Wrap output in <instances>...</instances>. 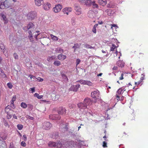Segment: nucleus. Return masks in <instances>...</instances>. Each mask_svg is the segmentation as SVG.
Masks as SVG:
<instances>
[{"label":"nucleus","mask_w":148,"mask_h":148,"mask_svg":"<svg viewBox=\"0 0 148 148\" xmlns=\"http://www.w3.org/2000/svg\"><path fill=\"white\" fill-rule=\"evenodd\" d=\"M78 107L80 110L83 109L84 110V111L85 112V113L86 114L88 113L89 114H90L91 110L90 109L88 110L87 108V105L84 103V102L83 103H80L77 104Z\"/></svg>","instance_id":"obj_1"},{"label":"nucleus","mask_w":148,"mask_h":148,"mask_svg":"<svg viewBox=\"0 0 148 148\" xmlns=\"http://www.w3.org/2000/svg\"><path fill=\"white\" fill-rule=\"evenodd\" d=\"M82 2L84 3L87 5H92L93 8H98V5L96 4L95 1H91V0H82Z\"/></svg>","instance_id":"obj_2"},{"label":"nucleus","mask_w":148,"mask_h":148,"mask_svg":"<svg viewBox=\"0 0 148 148\" xmlns=\"http://www.w3.org/2000/svg\"><path fill=\"white\" fill-rule=\"evenodd\" d=\"M62 8V5L58 4L56 5L55 7L53 8V10L55 13H58L60 12Z\"/></svg>","instance_id":"obj_3"},{"label":"nucleus","mask_w":148,"mask_h":148,"mask_svg":"<svg viewBox=\"0 0 148 148\" xmlns=\"http://www.w3.org/2000/svg\"><path fill=\"white\" fill-rule=\"evenodd\" d=\"M6 8H10L14 5V3L12 0H6L4 2Z\"/></svg>","instance_id":"obj_4"},{"label":"nucleus","mask_w":148,"mask_h":148,"mask_svg":"<svg viewBox=\"0 0 148 148\" xmlns=\"http://www.w3.org/2000/svg\"><path fill=\"white\" fill-rule=\"evenodd\" d=\"M100 95V93L98 90L94 91L91 93V96L93 98L98 99Z\"/></svg>","instance_id":"obj_5"},{"label":"nucleus","mask_w":148,"mask_h":148,"mask_svg":"<svg viewBox=\"0 0 148 148\" xmlns=\"http://www.w3.org/2000/svg\"><path fill=\"white\" fill-rule=\"evenodd\" d=\"M84 103L87 105V107L88 106H90L92 105L93 101L90 98L86 97L84 101Z\"/></svg>","instance_id":"obj_6"},{"label":"nucleus","mask_w":148,"mask_h":148,"mask_svg":"<svg viewBox=\"0 0 148 148\" xmlns=\"http://www.w3.org/2000/svg\"><path fill=\"white\" fill-rule=\"evenodd\" d=\"M52 124L49 122H46L43 124V128L46 130H49L52 127Z\"/></svg>","instance_id":"obj_7"},{"label":"nucleus","mask_w":148,"mask_h":148,"mask_svg":"<svg viewBox=\"0 0 148 148\" xmlns=\"http://www.w3.org/2000/svg\"><path fill=\"white\" fill-rule=\"evenodd\" d=\"M37 16V13L35 11L31 12L27 14V17H29V18L32 19L34 18Z\"/></svg>","instance_id":"obj_8"},{"label":"nucleus","mask_w":148,"mask_h":148,"mask_svg":"<svg viewBox=\"0 0 148 148\" xmlns=\"http://www.w3.org/2000/svg\"><path fill=\"white\" fill-rule=\"evenodd\" d=\"M49 118L53 120H59L60 119L61 117L58 114H51L49 116Z\"/></svg>","instance_id":"obj_9"},{"label":"nucleus","mask_w":148,"mask_h":148,"mask_svg":"<svg viewBox=\"0 0 148 148\" xmlns=\"http://www.w3.org/2000/svg\"><path fill=\"white\" fill-rule=\"evenodd\" d=\"M75 14L77 15H79L81 14V9L79 5H75Z\"/></svg>","instance_id":"obj_10"},{"label":"nucleus","mask_w":148,"mask_h":148,"mask_svg":"<svg viewBox=\"0 0 148 148\" xmlns=\"http://www.w3.org/2000/svg\"><path fill=\"white\" fill-rule=\"evenodd\" d=\"M78 82H79L82 84L84 85H87L90 86L92 84V83L89 81L81 79L78 81Z\"/></svg>","instance_id":"obj_11"},{"label":"nucleus","mask_w":148,"mask_h":148,"mask_svg":"<svg viewBox=\"0 0 148 148\" xmlns=\"http://www.w3.org/2000/svg\"><path fill=\"white\" fill-rule=\"evenodd\" d=\"M72 9L71 7H66L64 8L62 11L64 14H66L68 15L69 12L72 11Z\"/></svg>","instance_id":"obj_12"},{"label":"nucleus","mask_w":148,"mask_h":148,"mask_svg":"<svg viewBox=\"0 0 148 148\" xmlns=\"http://www.w3.org/2000/svg\"><path fill=\"white\" fill-rule=\"evenodd\" d=\"M95 14H96L94 11L91 10L88 12L87 14V16L90 18H92L95 16Z\"/></svg>","instance_id":"obj_13"},{"label":"nucleus","mask_w":148,"mask_h":148,"mask_svg":"<svg viewBox=\"0 0 148 148\" xmlns=\"http://www.w3.org/2000/svg\"><path fill=\"white\" fill-rule=\"evenodd\" d=\"M51 7V5L50 3H47L44 4L43 5L44 9L46 10H48Z\"/></svg>","instance_id":"obj_14"},{"label":"nucleus","mask_w":148,"mask_h":148,"mask_svg":"<svg viewBox=\"0 0 148 148\" xmlns=\"http://www.w3.org/2000/svg\"><path fill=\"white\" fill-rule=\"evenodd\" d=\"M66 110L64 108L62 107H60L58 111L59 114L62 115L66 113Z\"/></svg>","instance_id":"obj_15"},{"label":"nucleus","mask_w":148,"mask_h":148,"mask_svg":"<svg viewBox=\"0 0 148 148\" xmlns=\"http://www.w3.org/2000/svg\"><path fill=\"white\" fill-rule=\"evenodd\" d=\"M80 86L79 84L73 85L71 86V89L73 91L76 92L78 90L79 88L80 87Z\"/></svg>","instance_id":"obj_16"},{"label":"nucleus","mask_w":148,"mask_h":148,"mask_svg":"<svg viewBox=\"0 0 148 148\" xmlns=\"http://www.w3.org/2000/svg\"><path fill=\"white\" fill-rule=\"evenodd\" d=\"M109 0H99V3L103 6L105 5L107 3V1Z\"/></svg>","instance_id":"obj_17"},{"label":"nucleus","mask_w":148,"mask_h":148,"mask_svg":"<svg viewBox=\"0 0 148 148\" xmlns=\"http://www.w3.org/2000/svg\"><path fill=\"white\" fill-rule=\"evenodd\" d=\"M1 19L4 21V23H7L8 22V21L4 14L2 13H1Z\"/></svg>","instance_id":"obj_18"},{"label":"nucleus","mask_w":148,"mask_h":148,"mask_svg":"<svg viewBox=\"0 0 148 148\" xmlns=\"http://www.w3.org/2000/svg\"><path fill=\"white\" fill-rule=\"evenodd\" d=\"M66 58V55L63 54H59L58 56V59L60 60H64Z\"/></svg>","instance_id":"obj_19"},{"label":"nucleus","mask_w":148,"mask_h":148,"mask_svg":"<svg viewBox=\"0 0 148 148\" xmlns=\"http://www.w3.org/2000/svg\"><path fill=\"white\" fill-rule=\"evenodd\" d=\"M36 5L38 6L41 5L43 2V0H34Z\"/></svg>","instance_id":"obj_20"},{"label":"nucleus","mask_w":148,"mask_h":148,"mask_svg":"<svg viewBox=\"0 0 148 148\" xmlns=\"http://www.w3.org/2000/svg\"><path fill=\"white\" fill-rule=\"evenodd\" d=\"M6 77V75L4 73L3 70L0 68V77L4 78Z\"/></svg>","instance_id":"obj_21"},{"label":"nucleus","mask_w":148,"mask_h":148,"mask_svg":"<svg viewBox=\"0 0 148 148\" xmlns=\"http://www.w3.org/2000/svg\"><path fill=\"white\" fill-rule=\"evenodd\" d=\"M62 77L64 81L65 82H67L68 81V79L65 74L63 73H61Z\"/></svg>","instance_id":"obj_22"},{"label":"nucleus","mask_w":148,"mask_h":148,"mask_svg":"<svg viewBox=\"0 0 148 148\" xmlns=\"http://www.w3.org/2000/svg\"><path fill=\"white\" fill-rule=\"evenodd\" d=\"M12 110L10 108L9 106H7L5 109V112L6 113H8L10 112H12Z\"/></svg>","instance_id":"obj_23"},{"label":"nucleus","mask_w":148,"mask_h":148,"mask_svg":"<svg viewBox=\"0 0 148 148\" xmlns=\"http://www.w3.org/2000/svg\"><path fill=\"white\" fill-rule=\"evenodd\" d=\"M48 145L50 147H56V143L55 142L50 141L49 142Z\"/></svg>","instance_id":"obj_24"},{"label":"nucleus","mask_w":148,"mask_h":148,"mask_svg":"<svg viewBox=\"0 0 148 148\" xmlns=\"http://www.w3.org/2000/svg\"><path fill=\"white\" fill-rule=\"evenodd\" d=\"M116 64L119 66L121 67H123L124 66V63L121 60H119L117 62Z\"/></svg>","instance_id":"obj_25"},{"label":"nucleus","mask_w":148,"mask_h":148,"mask_svg":"<svg viewBox=\"0 0 148 148\" xmlns=\"http://www.w3.org/2000/svg\"><path fill=\"white\" fill-rule=\"evenodd\" d=\"M117 47L114 44H112V47H110V51H114L115 49L116 50V53H117Z\"/></svg>","instance_id":"obj_26"},{"label":"nucleus","mask_w":148,"mask_h":148,"mask_svg":"<svg viewBox=\"0 0 148 148\" xmlns=\"http://www.w3.org/2000/svg\"><path fill=\"white\" fill-rule=\"evenodd\" d=\"M80 45L78 43H75L74 44V46L73 47V48L74 49V52H75L76 49L77 48H79Z\"/></svg>","instance_id":"obj_27"},{"label":"nucleus","mask_w":148,"mask_h":148,"mask_svg":"<svg viewBox=\"0 0 148 148\" xmlns=\"http://www.w3.org/2000/svg\"><path fill=\"white\" fill-rule=\"evenodd\" d=\"M98 25V24H95L93 26V28L92 29V31L94 33L96 34V28L97 27Z\"/></svg>","instance_id":"obj_28"},{"label":"nucleus","mask_w":148,"mask_h":148,"mask_svg":"<svg viewBox=\"0 0 148 148\" xmlns=\"http://www.w3.org/2000/svg\"><path fill=\"white\" fill-rule=\"evenodd\" d=\"M55 51L57 53H62L63 52V50L62 49L60 48H57Z\"/></svg>","instance_id":"obj_29"},{"label":"nucleus","mask_w":148,"mask_h":148,"mask_svg":"<svg viewBox=\"0 0 148 148\" xmlns=\"http://www.w3.org/2000/svg\"><path fill=\"white\" fill-rule=\"evenodd\" d=\"M21 107L23 108H26L27 107V104L24 102H22L21 104Z\"/></svg>","instance_id":"obj_30"},{"label":"nucleus","mask_w":148,"mask_h":148,"mask_svg":"<svg viewBox=\"0 0 148 148\" xmlns=\"http://www.w3.org/2000/svg\"><path fill=\"white\" fill-rule=\"evenodd\" d=\"M50 36L51 37L52 39L55 41H57L58 40V39L57 37L53 35V34H50Z\"/></svg>","instance_id":"obj_31"},{"label":"nucleus","mask_w":148,"mask_h":148,"mask_svg":"<svg viewBox=\"0 0 148 148\" xmlns=\"http://www.w3.org/2000/svg\"><path fill=\"white\" fill-rule=\"evenodd\" d=\"M84 47L87 48V49H94V47H92L90 45L86 44L84 45Z\"/></svg>","instance_id":"obj_32"},{"label":"nucleus","mask_w":148,"mask_h":148,"mask_svg":"<svg viewBox=\"0 0 148 148\" xmlns=\"http://www.w3.org/2000/svg\"><path fill=\"white\" fill-rule=\"evenodd\" d=\"M6 8L5 5V3H0V8L1 9H4Z\"/></svg>","instance_id":"obj_33"},{"label":"nucleus","mask_w":148,"mask_h":148,"mask_svg":"<svg viewBox=\"0 0 148 148\" xmlns=\"http://www.w3.org/2000/svg\"><path fill=\"white\" fill-rule=\"evenodd\" d=\"M53 64L56 66H58L60 65L61 64L60 62L59 61H56L54 62Z\"/></svg>","instance_id":"obj_34"},{"label":"nucleus","mask_w":148,"mask_h":148,"mask_svg":"<svg viewBox=\"0 0 148 148\" xmlns=\"http://www.w3.org/2000/svg\"><path fill=\"white\" fill-rule=\"evenodd\" d=\"M34 27V25L33 23H30L27 26V29H29L31 28H32Z\"/></svg>","instance_id":"obj_35"},{"label":"nucleus","mask_w":148,"mask_h":148,"mask_svg":"<svg viewBox=\"0 0 148 148\" xmlns=\"http://www.w3.org/2000/svg\"><path fill=\"white\" fill-rule=\"evenodd\" d=\"M34 96L37 97L38 99H41L43 97L42 95H39V94L37 93H35L34 94Z\"/></svg>","instance_id":"obj_36"},{"label":"nucleus","mask_w":148,"mask_h":148,"mask_svg":"<svg viewBox=\"0 0 148 148\" xmlns=\"http://www.w3.org/2000/svg\"><path fill=\"white\" fill-rule=\"evenodd\" d=\"M12 112H10L8 113H6L7 114L6 117L8 119H10L12 117Z\"/></svg>","instance_id":"obj_37"},{"label":"nucleus","mask_w":148,"mask_h":148,"mask_svg":"<svg viewBox=\"0 0 148 148\" xmlns=\"http://www.w3.org/2000/svg\"><path fill=\"white\" fill-rule=\"evenodd\" d=\"M62 143H56V147L57 148H61L62 146Z\"/></svg>","instance_id":"obj_38"},{"label":"nucleus","mask_w":148,"mask_h":148,"mask_svg":"<svg viewBox=\"0 0 148 148\" xmlns=\"http://www.w3.org/2000/svg\"><path fill=\"white\" fill-rule=\"evenodd\" d=\"M17 127L19 130H21L23 128V126L21 124H18L17 125Z\"/></svg>","instance_id":"obj_39"},{"label":"nucleus","mask_w":148,"mask_h":148,"mask_svg":"<svg viewBox=\"0 0 148 148\" xmlns=\"http://www.w3.org/2000/svg\"><path fill=\"white\" fill-rule=\"evenodd\" d=\"M122 91V88H120L117 91L116 94L120 95L121 94Z\"/></svg>","instance_id":"obj_40"},{"label":"nucleus","mask_w":148,"mask_h":148,"mask_svg":"<svg viewBox=\"0 0 148 148\" xmlns=\"http://www.w3.org/2000/svg\"><path fill=\"white\" fill-rule=\"evenodd\" d=\"M135 115L134 114H132L130 116V118L131 120H134L135 119Z\"/></svg>","instance_id":"obj_41"},{"label":"nucleus","mask_w":148,"mask_h":148,"mask_svg":"<svg viewBox=\"0 0 148 148\" xmlns=\"http://www.w3.org/2000/svg\"><path fill=\"white\" fill-rule=\"evenodd\" d=\"M7 85L10 89H12L13 87V85L11 82L8 83Z\"/></svg>","instance_id":"obj_42"},{"label":"nucleus","mask_w":148,"mask_h":148,"mask_svg":"<svg viewBox=\"0 0 148 148\" xmlns=\"http://www.w3.org/2000/svg\"><path fill=\"white\" fill-rule=\"evenodd\" d=\"M28 37L29 38L31 42H34V41L33 40V38L32 36H29Z\"/></svg>","instance_id":"obj_43"},{"label":"nucleus","mask_w":148,"mask_h":148,"mask_svg":"<svg viewBox=\"0 0 148 148\" xmlns=\"http://www.w3.org/2000/svg\"><path fill=\"white\" fill-rule=\"evenodd\" d=\"M102 146L104 147H107V143L106 142H105V141H103Z\"/></svg>","instance_id":"obj_44"},{"label":"nucleus","mask_w":148,"mask_h":148,"mask_svg":"<svg viewBox=\"0 0 148 148\" xmlns=\"http://www.w3.org/2000/svg\"><path fill=\"white\" fill-rule=\"evenodd\" d=\"M21 145L22 146L25 147L26 146V144L25 142L22 141L21 143Z\"/></svg>","instance_id":"obj_45"},{"label":"nucleus","mask_w":148,"mask_h":148,"mask_svg":"<svg viewBox=\"0 0 148 148\" xmlns=\"http://www.w3.org/2000/svg\"><path fill=\"white\" fill-rule=\"evenodd\" d=\"M81 62V60L79 59H77L76 60V66L79 64Z\"/></svg>","instance_id":"obj_46"},{"label":"nucleus","mask_w":148,"mask_h":148,"mask_svg":"<svg viewBox=\"0 0 148 148\" xmlns=\"http://www.w3.org/2000/svg\"><path fill=\"white\" fill-rule=\"evenodd\" d=\"M14 57L15 59H18V56L16 53H14L13 54Z\"/></svg>","instance_id":"obj_47"},{"label":"nucleus","mask_w":148,"mask_h":148,"mask_svg":"<svg viewBox=\"0 0 148 148\" xmlns=\"http://www.w3.org/2000/svg\"><path fill=\"white\" fill-rule=\"evenodd\" d=\"M14 101H13V100H12L11 101H10V102H11V103H10V105H11V107L13 108V107H14Z\"/></svg>","instance_id":"obj_48"},{"label":"nucleus","mask_w":148,"mask_h":148,"mask_svg":"<svg viewBox=\"0 0 148 148\" xmlns=\"http://www.w3.org/2000/svg\"><path fill=\"white\" fill-rule=\"evenodd\" d=\"M124 75V74L122 73L121 74V76L119 77V79L120 80H123L124 78L123 77V76Z\"/></svg>","instance_id":"obj_49"},{"label":"nucleus","mask_w":148,"mask_h":148,"mask_svg":"<svg viewBox=\"0 0 148 148\" xmlns=\"http://www.w3.org/2000/svg\"><path fill=\"white\" fill-rule=\"evenodd\" d=\"M119 95L118 94H116V98H117V100L118 101H119L120 100Z\"/></svg>","instance_id":"obj_50"},{"label":"nucleus","mask_w":148,"mask_h":148,"mask_svg":"<svg viewBox=\"0 0 148 148\" xmlns=\"http://www.w3.org/2000/svg\"><path fill=\"white\" fill-rule=\"evenodd\" d=\"M0 47L2 50H4L5 49L4 46L2 44L0 45Z\"/></svg>","instance_id":"obj_51"},{"label":"nucleus","mask_w":148,"mask_h":148,"mask_svg":"<svg viewBox=\"0 0 148 148\" xmlns=\"http://www.w3.org/2000/svg\"><path fill=\"white\" fill-rule=\"evenodd\" d=\"M16 99V95H14L12 97V100H13V101H15Z\"/></svg>","instance_id":"obj_52"},{"label":"nucleus","mask_w":148,"mask_h":148,"mask_svg":"<svg viewBox=\"0 0 148 148\" xmlns=\"http://www.w3.org/2000/svg\"><path fill=\"white\" fill-rule=\"evenodd\" d=\"M141 82V81H140V80H139V81H138L137 82H135V84L136 85L138 86V85H139L140 83Z\"/></svg>","instance_id":"obj_53"},{"label":"nucleus","mask_w":148,"mask_h":148,"mask_svg":"<svg viewBox=\"0 0 148 148\" xmlns=\"http://www.w3.org/2000/svg\"><path fill=\"white\" fill-rule=\"evenodd\" d=\"M37 79L39 81V82H42L43 81V79L42 78H41L40 77H38Z\"/></svg>","instance_id":"obj_54"},{"label":"nucleus","mask_w":148,"mask_h":148,"mask_svg":"<svg viewBox=\"0 0 148 148\" xmlns=\"http://www.w3.org/2000/svg\"><path fill=\"white\" fill-rule=\"evenodd\" d=\"M139 55H140V56L139 57V58L142 57H143L144 56V54L143 53H140Z\"/></svg>","instance_id":"obj_55"},{"label":"nucleus","mask_w":148,"mask_h":148,"mask_svg":"<svg viewBox=\"0 0 148 148\" xmlns=\"http://www.w3.org/2000/svg\"><path fill=\"white\" fill-rule=\"evenodd\" d=\"M111 25V28L112 29L113 27H117V25L115 24H112Z\"/></svg>","instance_id":"obj_56"},{"label":"nucleus","mask_w":148,"mask_h":148,"mask_svg":"<svg viewBox=\"0 0 148 148\" xmlns=\"http://www.w3.org/2000/svg\"><path fill=\"white\" fill-rule=\"evenodd\" d=\"M13 116V118H14V119H17V116H16V114H13L12 115Z\"/></svg>","instance_id":"obj_57"},{"label":"nucleus","mask_w":148,"mask_h":148,"mask_svg":"<svg viewBox=\"0 0 148 148\" xmlns=\"http://www.w3.org/2000/svg\"><path fill=\"white\" fill-rule=\"evenodd\" d=\"M27 118L31 120H33L34 119V117L31 116H28V117H27Z\"/></svg>","instance_id":"obj_58"},{"label":"nucleus","mask_w":148,"mask_h":148,"mask_svg":"<svg viewBox=\"0 0 148 148\" xmlns=\"http://www.w3.org/2000/svg\"><path fill=\"white\" fill-rule=\"evenodd\" d=\"M31 90L32 91V92H35V88L33 87V88H30Z\"/></svg>","instance_id":"obj_59"},{"label":"nucleus","mask_w":148,"mask_h":148,"mask_svg":"<svg viewBox=\"0 0 148 148\" xmlns=\"http://www.w3.org/2000/svg\"><path fill=\"white\" fill-rule=\"evenodd\" d=\"M23 137L24 138V140L25 141H26L27 140V137L26 136V135H23Z\"/></svg>","instance_id":"obj_60"},{"label":"nucleus","mask_w":148,"mask_h":148,"mask_svg":"<svg viewBox=\"0 0 148 148\" xmlns=\"http://www.w3.org/2000/svg\"><path fill=\"white\" fill-rule=\"evenodd\" d=\"M42 101L45 102H47L49 103H50V102L49 101H47L46 100H43Z\"/></svg>","instance_id":"obj_61"},{"label":"nucleus","mask_w":148,"mask_h":148,"mask_svg":"<svg viewBox=\"0 0 148 148\" xmlns=\"http://www.w3.org/2000/svg\"><path fill=\"white\" fill-rule=\"evenodd\" d=\"M4 125H5L6 127H7V126L9 127V125L8 124V123L7 122H5V123Z\"/></svg>","instance_id":"obj_62"},{"label":"nucleus","mask_w":148,"mask_h":148,"mask_svg":"<svg viewBox=\"0 0 148 148\" xmlns=\"http://www.w3.org/2000/svg\"><path fill=\"white\" fill-rule=\"evenodd\" d=\"M28 33L29 34V36H30V35L32 36V32L31 31H29Z\"/></svg>","instance_id":"obj_63"},{"label":"nucleus","mask_w":148,"mask_h":148,"mask_svg":"<svg viewBox=\"0 0 148 148\" xmlns=\"http://www.w3.org/2000/svg\"><path fill=\"white\" fill-rule=\"evenodd\" d=\"M117 69V67L116 66H114L113 68V70H116Z\"/></svg>","instance_id":"obj_64"}]
</instances>
